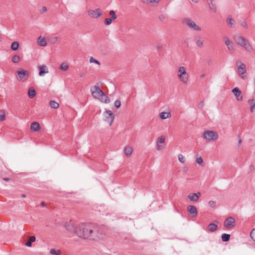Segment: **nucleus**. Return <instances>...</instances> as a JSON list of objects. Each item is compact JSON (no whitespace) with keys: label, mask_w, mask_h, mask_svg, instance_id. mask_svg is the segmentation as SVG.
Wrapping results in <instances>:
<instances>
[{"label":"nucleus","mask_w":255,"mask_h":255,"mask_svg":"<svg viewBox=\"0 0 255 255\" xmlns=\"http://www.w3.org/2000/svg\"><path fill=\"white\" fill-rule=\"evenodd\" d=\"M66 227L68 231H73L77 236L83 239L90 238L94 240L99 237L97 228L92 224L83 223L76 227L68 224Z\"/></svg>","instance_id":"nucleus-1"},{"label":"nucleus","mask_w":255,"mask_h":255,"mask_svg":"<svg viewBox=\"0 0 255 255\" xmlns=\"http://www.w3.org/2000/svg\"><path fill=\"white\" fill-rule=\"evenodd\" d=\"M234 39L238 45L243 47L247 51L251 52L253 47L249 41L243 36L237 35L234 36Z\"/></svg>","instance_id":"nucleus-2"},{"label":"nucleus","mask_w":255,"mask_h":255,"mask_svg":"<svg viewBox=\"0 0 255 255\" xmlns=\"http://www.w3.org/2000/svg\"><path fill=\"white\" fill-rule=\"evenodd\" d=\"M203 137L208 141H213L218 138V133L214 131L206 130L203 133Z\"/></svg>","instance_id":"nucleus-3"},{"label":"nucleus","mask_w":255,"mask_h":255,"mask_svg":"<svg viewBox=\"0 0 255 255\" xmlns=\"http://www.w3.org/2000/svg\"><path fill=\"white\" fill-rule=\"evenodd\" d=\"M184 23L190 28L196 31H200V27L197 25L192 20L186 18L184 20Z\"/></svg>","instance_id":"nucleus-4"},{"label":"nucleus","mask_w":255,"mask_h":255,"mask_svg":"<svg viewBox=\"0 0 255 255\" xmlns=\"http://www.w3.org/2000/svg\"><path fill=\"white\" fill-rule=\"evenodd\" d=\"M235 219L232 217H228L224 222V226L227 229H230L235 226Z\"/></svg>","instance_id":"nucleus-5"},{"label":"nucleus","mask_w":255,"mask_h":255,"mask_svg":"<svg viewBox=\"0 0 255 255\" xmlns=\"http://www.w3.org/2000/svg\"><path fill=\"white\" fill-rule=\"evenodd\" d=\"M105 113V121L109 124V126H111L114 121L115 115L110 110H107Z\"/></svg>","instance_id":"nucleus-6"},{"label":"nucleus","mask_w":255,"mask_h":255,"mask_svg":"<svg viewBox=\"0 0 255 255\" xmlns=\"http://www.w3.org/2000/svg\"><path fill=\"white\" fill-rule=\"evenodd\" d=\"M91 91L93 96L97 98H99L102 95H104V94L102 90L96 85L95 86L93 87V89H92Z\"/></svg>","instance_id":"nucleus-7"},{"label":"nucleus","mask_w":255,"mask_h":255,"mask_svg":"<svg viewBox=\"0 0 255 255\" xmlns=\"http://www.w3.org/2000/svg\"><path fill=\"white\" fill-rule=\"evenodd\" d=\"M16 73H17V79L19 81H23L25 80V76H28L29 74V72L28 71L24 70L23 69H21L20 71H17Z\"/></svg>","instance_id":"nucleus-8"},{"label":"nucleus","mask_w":255,"mask_h":255,"mask_svg":"<svg viewBox=\"0 0 255 255\" xmlns=\"http://www.w3.org/2000/svg\"><path fill=\"white\" fill-rule=\"evenodd\" d=\"M88 14L92 18H97L102 15V13L100 8L95 10H89Z\"/></svg>","instance_id":"nucleus-9"},{"label":"nucleus","mask_w":255,"mask_h":255,"mask_svg":"<svg viewBox=\"0 0 255 255\" xmlns=\"http://www.w3.org/2000/svg\"><path fill=\"white\" fill-rule=\"evenodd\" d=\"M165 140V137L162 135L157 138L156 140V149L160 150L163 148L164 145H160V143H163Z\"/></svg>","instance_id":"nucleus-10"},{"label":"nucleus","mask_w":255,"mask_h":255,"mask_svg":"<svg viewBox=\"0 0 255 255\" xmlns=\"http://www.w3.org/2000/svg\"><path fill=\"white\" fill-rule=\"evenodd\" d=\"M225 44L228 47V49L232 53L234 52L235 50V46L233 42L228 38H225Z\"/></svg>","instance_id":"nucleus-11"},{"label":"nucleus","mask_w":255,"mask_h":255,"mask_svg":"<svg viewBox=\"0 0 255 255\" xmlns=\"http://www.w3.org/2000/svg\"><path fill=\"white\" fill-rule=\"evenodd\" d=\"M187 211L191 214L192 217H195L197 215V210L194 205H189L187 207Z\"/></svg>","instance_id":"nucleus-12"},{"label":"nucleus","mask_w":255,"mask_h":255,"mask_svg":"<svg viewBox=\"0 0 255 255\" xmlns=\"http://www.w3.org/2000/svg\"><path fill=\"white\" fill-rule=\"evenodd\" d=\"M201 195V193L198 192V193H191L187 196V198L190 199L191 201L197 202Z\"/></svg>","instance_id":"nucleus-13"},{"label":"nucleus","mask_w":255,"mask_h":255,"mask_svg":"<svg viewBox=\"0 0 255 255\" xmlns=\"http://www.w3.org/2000/svg\"><path fill=\"white\" fill-rule=\"evenodd\" d=\"M37 68L39 70V75L40 76H43L45 74L48 73V68L44 64L41 66H38Z\"/></svg>","instance_id":"nucleus-14"},{"label":"nucleus","mask_w":255,"mask_h":255,"mask_svg":"<svg viewBox=\"0 0 255 255\" xmlns=\"http://www.w3.org/2000/svg\"><path fill=\"white\" fill-rule=\"evenodd\" d=\"M232 92L234 93L238 101H241L242 100V96H240L242 93L238 88L236 87L234 88L232 90Z\"/></svg>","instance_id":"nucleus-15"},{"label":"nucleus","mask_w":255,"mask_h":255,"mask_svg":"<svg viewBox=\"0 0 255 255\" xmlns=\"http://www.w3.org/2000/svg\"><path fill=\"white\" fill-rule=\"evenodd\" d=\"M178 77L185 84L187 83L189 80V76L187 73L183 74H178Z\"/></svg>","instance_id":"nucleus-16"},{"label":"nucleus","mask_w":255,"mask_h":255,"mask_svg":"<svg viewBox=\"0 0 255 255\" xmlns=\"http://www.w3.org/2000/svg\"><path fill=\"white\" fill-rule=\"evenodd\" d=\"M218 229V225L214 223H210L209 224L207 230L210 232H213L216 231Z\"/></svg>","instance_id":"nucleus-17"},{"label":"nucleus","mask_w":255,"mask_h":255,"mask_svg":"<svg viewBox=\"0 0 255 255\" xmlns=\"http://www.w3.org/2000/svg\"><path fill=\"white\" fill-rule=\"evenodd\" d=\"M30 128L35 131H38L40 129V125L37 122H33L31 124Z\"/></svg>","instance_id":"nucleus-18"},{"label":"nucleus","mask_w":255,"mask_h":255,"mask_svg":"<svg viewBox=\"0 0 255 255\" xmlns=\"http://www.w3.org/2000/svg\"><path fill=\"white\" fill-rule=\"evenodd\" d=\"M246 65L244 63H241L238 67V70L240 74H243L246 72Z\"/></svg>","instance_id":"nucleus-19"},{"label":"nucleus","mask_w":255,"mask_h":255,"mask_svg":"<svg viewBox=\"0 0 255 255\" xmlns=\"http://www.w3.org/2000/svg\"><path fill=\"white\" fill-rule=\"evenodd\" d=\"M210 9L214 12H216L217 8L215 3L213 0H209L208 1Z\"/></svg>","instance_id":"nucleus-20"},{"label":"nucleus","mask_w":255,"mask_h":255,"mask_svg":"<svg viewBox=\"0 0 255 255\" xmlns=\"http://www.w3.org/2000/svg\"><path fill=\"white\" fill-rule=\"evenodd\" d=\"M38 44L41 46H46L47 45L45 38H42L41 36L38 38Z\"/></svg>","instance_id":"nucleus-21"},{"label":"nucleus","mask_w":255,"mask_h":255,"mask_svg":"<svg viewBox=\"0 0 255 255\" xmlns=\"http://www.w3.org/2000/svg\"><path fill=\"white\" fill-rule=\"evenodd\" d=\"M160 118L164 120L171 117V114L169 112H161L160 113Z\"/></svg>","instance_id":"nucleus-22"},{"label":"nucleus","mask_w":255,"mask_h":255,"mask_svg":"<svg viewBox=\"0 0 255 255\" xmlns=\"http://www.w3.org/2000/svg\"><path fill=\"white\" fill-rule=\"evenodd\" d=\"M36 238L34 236H30L28 241L25 244V246L28 247H31L32 243L35 241Z\"/></svg>","instance_id":"nucleus-23"},{"label":"nucleus","mask_w":255,"mask_h":255,"mask_svg":"<svg viewBox=\"0 0 255 255\" xmlns=\"http://www.w3.org/2000/svg\"><path fill=\"white\" fill-rule=\"evenodd\" d=\"M132 151V148L131 147H129V146L125 147V149H124V152H125V154L127 156H129L131 154Z\"/></svg>","instance_id":"nucleus-24"},{"label":"nucleus","mask_w":255,"mask_h":255,"mask_svg":"<svg viewBox=\"0 0 255 255\" xmlns=\"http://www.w3.org/2000/svg\"><path fill=\"white\" fill-rule=\"evenodd\" d=\"M35 95L36 92L33 88H30V89H28V95L30 98H33L35 96Z\"/></svg>","instance_id":"nucleus-25"},{"label":"nucleus","mask_w":255,"mask_h":255,"mask_svg":"<svg viewBox=\"0 0 255 255\" xmlns=\"http://www.w3.org/2000/svg\"><path fill=\"white\" fill-rule=\"evenodd\" d=\"M230 235L227 234H223L222 235L221 238L223 242H228L230 239Z\"/></svg>","instance_id":"nucleus-26"},{"label":"nucleus","mask_w":255,"mask_h":255,"mask_svg":"<svg viewBox=\"0 0 255 255\" xmlns=\"http://www.w3.org/2000/svg\"><path fill=\"white\" fill-rule=\"evenodd\" d=\"M235 22V20L231 17H229L227 19V22L231 27H233L234 26Z\"/></svg>","instance_id":"nucleus-27"},{"label":"nucleus","mask_w":255,"mask_h":255,"mask_svg":"<svg viewBox=\"0 0 255 255\" xmlns=\"http://www.w3.org/2000/svg\"><path fill=\"white\" fill-rule=\"evenodd\" d=\"M19 47V43L17 41L13 42L11 45V49L15 51L18 49Z\"/></svg>","instance_id":"nucleus-28"},{"label":"nucleus","mask_w":255,"mask_h":255,"mask_svg":"<svg viewBox=\"0 0 255 255\" xmlns=\"http://www.w3.org/2000/svg\"><path fill=\"white\" fill-rule=\"evenodd\" d=\"M100 97L101 98V101L104 102L105 103H109L110 102L109 98L106 96L105 94H104V95H102Z\"/></svg>","instance_id":"nucleus-29"},{"label":"nucleus","mask_w":255,"mask_h":255,"mask_svg":"<svg viewBox=\"0 0 255 255\" xmlns=\"http://www.w3.org/2000/svg\"><path fill=\"white\" fill-rule=\"evenodd\" d=\"M5 119V112L4 110H0V122L3 121Z\"/></svg>","instance_id":"nucleus-30"},{"label":"nucleus","mask_w":255,"mask_h":255,"mask_svg":"<svg viewBox=\"0 0 255 255\" xmlns=\"http://www.w3.org/2000/svg\"><path fill=\"white\" fill-rule=\"evenodd\" d=\"M50 107L53 109H57L59 107V104L54 101H52L50 102Z\"/></svg>","instance_id":"nucleus-31"},{"label":"nucleus","mask_w":255,"mask_h":255,"mask_svg":"<svg viewBox=\"0 0 255 255\" xmlns=\"http://www.w3.org/2000/svg\"><path fill=\"white\" fill-rule=\"evenodd\" d=\"M254 99H250L248 101V103L250 105H253L251 107V111L252 112H253L254 111V109L255 108V103H254Z\"/></svg>","instance_id":"nucleus-32"},{"label":"nucleus","mask_w":255,"mask_h":255,"mask_svg":"<svg viewBox=\"0 0 255 255\" xmlns=\"http://www.w3.org/2000/svg\"><path fill=\"white\" fill-rule=\"evenodd\" d=\"M69 68V66L67 64L63 63L60 65L59 69L63 71H66Z\"/></svg>","instance_id":"nucleus-33"},{"label":"nucleus","mask_w":255,"mask_h":255,"mask_svg":"<svg viewBox=\"0 0 255 255\" xmlns=\"http://www.w3.org/2000/svg\"><path fill=\"white\" fill-rule=\"evenodd\" d=\"M60 250H55L54 249H52L50 251V253L52 255H59L60 254Z\"/></svg>","instance_id":"nucleus-34"},{"label":"nucleus","mask_w":255,"mask_h":255,"mask_svg":"<svg viewBox=\"0 0 255 255\" xmlns=\"http://www.w3.org/2000/svg\"><path fill=\"white\" fill-rule=\"evenodd\" d=\"M184 73H187V72L186 71V68L184 66L180 67L178 69V74H183Z\"/></svg>","instance_id":"nucleus-35"},{"label":"nucleus","mask_w":255,"mask_h":255,"mask_svg":"<svg viewBox=\"0 0 255 255\" xmlns=\"http://www.w3.org/2000/svg\"><path fill=\"white\" fill-rule=\"evenodd\" d=\"M20 60V57L17 55H14L12 58V62L14 63H18Z\"/></svg>","instance_id":"nucleus-36"},{"label":"nucleus","mask_w":255,"mask_h":255,"mask_svg":"<svg viewBox=\"0 0 255 255\" xmlns=\"http://www.w3.org/2000/svg\"><path fill=\"white\" fill-rule=\"evenodd\" d=\"M115 19H112V17H111V18H107L105 19V21H104V23L106 24V25H110L112 23V21L113 20H114Z\"/></svg>","instance_id":"nucleus-37"},{"label":"nucleus","mask_w":255,"mask_h":255,"mask_svg":"<svg viewBox=\"0 0 255 255\" xmlns=\"http://www.w3.org/2000/svg\"><path fill=\"white\" fill-rule=\"evenodd\" d=\"M196 44L199 47H202L203 46V41L200 38L196 40Z\"/></svg>","instance_id":"nucleus-38"},{"label":"nucleus","mask_w":255,"mask_h":255,"mask_svg":"<svg viewBox=\"0 0 255 255\" xmlns=\"http://www.w3.org/2000/svg\"><path fill=\"white\" fill-rule=\"evenodd\" d=\"M250 236L251 238L255 242V229L252 230L250 233Z\"/></svg>","instance_id":"nucleus-39"},{"label":"nucleus","mask_w":255,"mask_h":255,"mask_svg":"<svg viewBox=\"0 0 255 255\" xmlns=\"http://www.w3.org/2000/svg\"><path fill=\"white\" fill-rule=\"evenodd\" d=\"M114 105L117 108H119L121 106V102L119 100H116L114 103Z\"/></svg>","instance_id":"nucleus-40"},{"label":"nucleus","mask_w":255,"mask_h":255,"mask_svg":"<svg viewBox=\"0 0 255 255\" xmlns=\"http://www.w3.org/2000/svg\"><path fill=\"white\" fill-rule=\"evenodd\" d=\"M110 14L112 15L113 19H116L117 18V15H116L115 12L114 10H111L109 12Z\"/></svg>","instance_id":"nucleus-41"},{"label":"nucleus","mask_w":255,"mask_h":255,"mask_svg":"<svg viewBox=\"0 0 255 255\" xmlns=\"http://www.w3.org/2000/svg\"><path fill=\"white\" fill-rule=\"evenodd\" d=\"M178 159H179V161L182 163H183L185 162V159L184 156L181 154L179 155Z\"/></svg>","instance_id":"nucleus-42"},{"label":"nucleus","mask_w":255,"mask_h":255,"mask_svg":"<svg viewBox=\"0 0 255 255\" xmlns=\"http://www.w3.org/2000/svg\"><path fill=\"white\" fill-rule=\"evenodd\" d=\"M90 62L91 63H92V62L95 63L98 65L100 64V62L98 61V60H97L96 59H94L93 57H91V58L90 59Z\"/></svg>","instance_id":"nucleus-43"},{"label":"nucleus","mask_w":255,"mask_h":255,"mask_svg":"<svg viewBox=\"0 0 255 255\" xmlns=\"http://www.w3.org/2000/svg\"><path fill=\"white\" fill-rule=\"evenodd\" d=\"M208 205L212 208H214L216 206V203L214 201H210L208 202Z\"/></svg>","instance_id":"nucleus-44"},{"label":"nucleus","mask_w":255,"mask_h":255,"mask_svg":"<svg viewBox=\"0 0 255 255\" xmlns=\"http://www.w3.org/2000/svg\"><path fill=\"white\" fill-rule=\"evenodd\" d=\"M196 161L198 164H202L203 161L202 158L201 157H199L196 159Z\"/></svg>","instance_id":"nucleus-45"},{"label":"nucleus","mask_w":255,"mask_h":255,"mask_svg":"<svg viewBox=\"0 0 255 255\" xmlns=\"http://www.w3.org/2000/svg\"><path fill=\"white\" fill-rule=\"evenodd\" d=\"M58 38L57 37H54L51 38V42L52 43H55L57 41Z\"/></svg>","instance_id":"nucleus-46"},{"label":"nucleus","mask_w":255,"mask_h":255,"mask_svg":"<svg viewBox=\"0 0 255 255\" xmlns=\"http://www.w3.org/2000/svg\"><path fill=\"white\" fill-rule=\"evenodd\" d=\"M241 25L245 27V28H248V25H247V23H246V22L245 21H243L242 23H241Z\"/></svg>","instance_id":"nucleus-47"},{"label":"nucleus","mask_w":255,"mask_h":255,"mask_svg":"<svg viewBox=\"0 0 255 255\" xmlns=\"http://www.w3.org/2000/svg\"><path fill=\"white\" fill-rule=\"evenodd\" d=\"M255 170V166L254 165L252 164L249 167V171L252 172Z\"/></svg>","instance_id":"nucleus-48"},{"label":"nucleus","mask_w":255,"mask_h":255,"mask_svg":"<svg viewBox=\"0 0 255 255\" xmlns=\"http://www.w3.org/2000/svg\"><path fill=\"white\" fill-rule=\"evenodd\" d=\"M162 45L160 44H158L156 46V48L158 50H161L162 49Z\"/></svg>","instance_id":"nucleus-49"},{"label":"nucleus","mask_w":255,"mask_h":255,"mask_svg":"<svg viewBox=\"0 0 255 255\" xmlns=\"http://www.w3.org/2000/svg\"><path fill=\"white\" fill-rule=\"evenodd\" d=\"M159 18L160 20L162 21L165 19V15L162 14V15H159Z\"/></svg>","instance_id":"nucleus-50"},{"label":"nucleus","mask_w":255,"mask_h":255,"mask_svg":"<svg viewBox=\"0 0 255 255\" xmlns=\"http://www.w3.org/2000/svg\"><path fill=\"white\" fill-rule=\"evenodd\" d=\"M239 141H238V146H240L242 143V139L241 138L240 136H239Z\"/></svg>","instance_id":"nucleus-51"},{"label":"nucleus","mask_w":255,"mask_h":255,"mask_svg":"<svg viewBox=\"0 0 255 255\" xmlns=\"http://www.w3.org/2000/svg\"><path fill=\"white\" fill-rule=\"evenodd\" d=\"M47 11V8L45 6H43L41 9V12H45Z\"/></svg>","instance_id":"nucleus-52"},{"label":"nucleus","mask_w":255,"mask_h":255,"mask_svg":"<svg viewBox=\"0 0 255 255\" xmlns=\"http://www.w3.org/2000/svg\"><path fill=\"white\" fill-rule=\"evenodd\" d=\"M203 106H204V103H203V102H201L200 103L199 107V108H202Z\"/></svg>","instance_id":"nucleus-53"},{"label":"nucleus","mask_w":255,"mask_h":255,"mask_svg":"<svg viewBox=\"0 0 255 255\" xmlns=\"http://www.w3.org/2000/svg\"><path fill=\"white\" fill-rule=\"evenodd\" d=\"M41 205L42 206V207H45L46 206V204L44 202H42L41 203Z\"/></svg>","instance_id":"nucleus-54"},{"label":"nucleus","mask_w":255,"mask_h":255,"mask_svg":"<svg viewBox=\"0 0 255 255\" xmlns=\"http://www.w3.org/2000/svg\"><path fill=\"white\" fill-rule=\"evenodd\" d=\"M3 180L5 181H8L9 180V179L8 178H3Z\"/></svg>","instance_id":"nucleus-55"},{"label":"nucleus","mask_w":255,"mask_h":255,"mask_svg":"<svg viewBox=\"0 0 255 255\" xmlns=\"http://www.w3.org/2000/svg\"><path fill=\"white\" fill-rule=\"evenodd\" d=\"M21 197H22V198H25V197H26V195H25V194H21Z\"/></svg>","instance_id":"nucleus-56"},{"label":"nucleus","mask_w":255,"mask_h":255,"mask_svg":"<svg viewBox=\"0 0 255 255\" xmlns=\"http://www.w3.org/2000/svg\"><path fill=\"white\" fill-rule=\"evenodd\" d=\"M194 2H197L198 1V0H192Z\"/></svg>","instance_id":"nucleus-57"},{"label":"nucleus","mask_w":255,"mask_h":255,"mask_svg":"<svg viewBox=\"0 0 255 255\" xmlns=\"http://www.w3.org/2000/svg\"><path fill=\"white\" fill-rule=\"evenodd\" d=\"M85 76V74H81L80 75V77H83V76Z\"/></svg>","instance_id":"nucleus-58"},{"label":"nucleus","mask_w":255,"mask_h":255,"mask_svg":"<svg viewBox=\"0 0 255 255\" xmlns=\"http://www.w3.org/2000/svg\"><path fill=\"white\" fill-rule=\"evenodd\" d=\"M142 0L143 2H144L145 1H146V0Z\"/></svg>","instance_id":"nucleus-59"}]
</instances>
